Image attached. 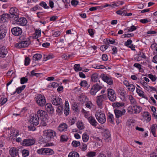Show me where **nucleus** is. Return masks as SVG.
<instances>
[{
    "mask_svg": "<svg viewBox=\"0 0 157 157\" xmlns=\"http://www.w3.org/2000/svg\"><path fill=\"white\" fill-rule=\"evenodd\" d=\"M35 142V140L34 139H25L22 142V145L23 146H26L32 145L34 144Z\"/></svg>",
    "mask_w": 157,
    "mask_h": 157,
    "instance_id": "obj_12",
    "label": "nucleus"
},
{
    "mask_svg": "<svg viewBox=\"0 0 157 157\" xmlns=\"http://www.w3.org/2000/svg\"><path fill=\"white\" fill-rule=\"evenodd\" d=\"M31 74L32 76H35L36 77H38L39 75V73H35L34 70H32L31 71Z\"/></svg>",
    "mask_w": 157,
    "mask_h": 157,
    "instance_id": "obj_63",
    "label": "nucleus"
},
{
    "mask_svg": "<svg viewBox=\"0 0 157 157\" xmlns=\"http://www.w3.org/2000/svg\"><path fill=\"white\" fill-rule=\"evenodd\" d=\"M68 139V138L66 135H62L60 137V141H66Z\"/></svg>",
    "mask_w": 157,
    "mask_h": 157,
    "instance_id": "obj_46",
    "label": "nucleus"
},
{
    "mask_svg": "<svg viewBox=\"0 0 157 157\" xmlns=\"http://www.w3.org/2000/svg\"><path fill=\"white\" fill-rule=\"evenodd\" d=\"M9 153L12 157H14L18 155V150L16 148L12 147L10 150Z\"/></svg>",
    "mask_w": 157,
    "mask_h": 157,
    "instance_id": "obj_16",
    "label": "nucleus"
},
{
    "mask_svg": "<svg viewBox=\"0 0 157 157\" xmlns=\"http://www.w3.org/2000/svg\"><path fill=\"white\" fill-rule=\"evenodd\" d=\"M92 88L94 89L97 91H98L101 89V87L98 84H96L94 85Z\"/></svg>",
    "mask_w": 157,
    "mask_h": 157,
    "instance_id": "obj_44",
    "label": "nucleus"
},
{
    "mask_svg": "<svg viewBox=\"0 0 157 157\" xmlns=\"http://www.w3.org/2000/svg\"><path fill=\"white\" fill-rule=\"evenodd\" d=\"M79 154L76 151H72L70 152L68 157H79Z\"/></svg>",
    "mask_w": 157,
    "mask_h": 157,
    "instance_id": "obj_30",
    "label": "nucleus"
},
{
    "mask_svg": "<svg viewBox=\"0 0 157 157\" xmlns=\"http://www.w3.org/2000/svg\"><path fill=\"white\" fill-rule=\"evenodd\" d=\"M7 49L4 46H0V57H5L7 53Z\"/></svg>",
    "mask_w": 157,
    "mask_h": 157,
    "instance_id": "obj_14",
    "label": "nucleus"
},
{
    "mask_svg": "<svg viewBox=\"0 0 157 157\" xmlns=\"http://www.w3.org/2000/svg\"><path fill=\"white\" fill-rule=\"evenodd\" d=\"M87 146L86 144H83L80 147L82 151H85L87 149Z\"/></svg>",
    "mask_w": 157,
    "mask_h": 157,
    "instance_id": "obj_61",
    "label": "nucleus"
},
{
    "mask_svg": "<svg viewBox=\"0 0 157 157\" xmlns=\"http://www.w3.org/2000/svg\"><path fill=\"white\" fill-rule=\"evenodd\" d=\"M16 21L17 24L22 26L25 25L27 23L26 19L25 17L18 18V19Z\"/></svg>",
    "mask_w": 157,
    "mask_h": 157,
    "instance_id": "obj_13",
    "label": "nucleus"
},
{
    "mask_svg": "<svg viewBox=\"0 0 157 157\" xmlns=\"http://www.w3.org/2000/svg\"><path fill=\"white\" fill-rule=\"evenodd\" d=\"M95 117L100 123L103 124L106 121V118L104 112L98 110L95 113Z\"/></svg>",
    "mask_w": 157,
    "mask_h": 157,
    "instance_id": "obj_2",
    "label": "nucleus"
},
{
    "mask_svg": "<svg viewBox=\"0 0 157 157\" xmlns=\"http://www.w3.org/2000/svg\"><path fill=\"white\" fill-rule=\"evenodd\" d=\"M6 30L2 26L0 27V40L4 38L6 36Z\"/></svg>",
    "mask_w": 157,
    "mask_h": 157,
    "instance_id": "obj_21",
    "label": "nucleus"
},
{
    "mask_svg": "<svg viewBox=\"0 0 157 157\" xmlns=\"http://www.w3.org/2000/svg\"><path fill=\"white\" fill-rule=\"evenodd\" d=\"M124 105V103H113V107H119L120 106H123Z\"/></svg>",
    "mask_w": 157,
    "mask_h": 157,
    "instance_id": "obj_39",
    "label": "nucleus"
},
{
    "mask_svg": "<svg viewBox=\"0 0 157 157\" xmlns=\"http://www.w3.org/2000/svg\"><path fill=\"white\" fill-rule=\"evenodd\" d=\"M108 48V46L106 45H102L100 48V50L102 51H104L106 50Z\"/></svg>",
    "mask_w": 157,
    "mask_h": 157,
    "instance_id": "obj_59",
    "label": "nucleus"
},
{
    "mask_svg": "<svg viewBox=\"0 0 157 157\" xmlns=\"http://www.w3.org/2000/svg\"><path fill=\"white\" fill-rule=\"evenodd\" d=\"M111 137V135L109 132L107 130H105L104 132V135L103 138L105 140H106L108 141L109 140L108 139H110Z\"/></svg>",
    "mask_w": 157,
    "mask_h": 157,
    "instance_id": "obj_23",
    "label": "nucleus"
},
{
    "mask_svg": "<svg viewBox=\"0 0 157 157\" xmlns=\"http://www.w3.org/2000/svg\"><path fill=\"white\" fill-rule=\"evenodd\" d=\"M7 99L6 98H1L0 99V105H3L7 101Z\"/></svg>",
    "mask_w": 157,
    "mask_h": 157,
    "instance_id": "obj_41",
    "label": "nucleus"
},
{
    "mask_svg": "<svg viewBox=\"0 0 157 157\" xmlns=\"http://www.w3.org/2000/svg\"><path fill=\"white\" fill-rule=\"evenodd\" d=\"M128 98L131 104L133 105H135L137 104V102L136 101L132 96L131 95H129Z\"/></svg>",
    "mask_w": 157,
    "mask_h": 157,
    "instance_id": "obj_28",
    "label": "nucleus"
},
{
    "mask_svg": "<svg viewBox=\"0 0 157 157\" xmlns=\"http://www.w3.org/2000/svg\"><path fill=\"white\" fill-rule=\"evenodd\" d=\"M106 96L105 94H102L98 96L97 97V104L99 107L101 106L102 105V102L104 99H106Z\"/></svg>",
    "mask_w": 157,
    "mask_h": 157,
    "instance_id": "obj_10",
    "label": "nucleus"
},
{
    "mask_svg": "<svg viewBox=\"0 0 157 157\" xmlns=\"http://www.w3.org/2000/svg\"><path fill=\"white\" fill-rule=\"evenodd\" d=\"M45 155H52L54 153L52 149L49 148H45Z\"/></svg>",
    "mask_w": 157,
    "mask_h": 157,
    "instance_id": "obj_27",
    "label": "nucleus"
},
{
    "mask_svg": "<svg viewBox=\"0 0 157 157\" xmlns=\"http://www.w3.org/2000/svg\"><path fill=\"white\" fill-rule=\"evenodd\" d=\"M88 120L90 124L93 126L95 127L98 124V123L95 118L92 116H90L88 117Z\"/></svg>",
    "mask_w": 157,
    "mask_h": 157,
    "instance_id": "obj_20",
    "label": "nucleus"
},
{
    "mask_svg": "<svg viewBox=\"0 0 157 157\" xmlns=\"http://www.w3.org/2000/svg\"><path fill=\"white\" fill-rule=\"evenodd\" d=\"M18 9L15 8H11L9 10V17L12 20L17 21L19 18V13Z\"/></svg>",
    "mask_w": 157,
    "mask_h": 157,
    "instance_id": "obj_3",
    "label": "nucleus"
},
{
    "mask_svg": "<svg viewBox=\"0 0 157 157\" xmlns=\"http://www.w3.org/2000/svg\"><path fill=\"white\" fill-rule=\"evenodd\" d=\"M74 68L76 71H81L82 70V68L80 67V64H75L74 65Z\"/></svg>",
    "mask_w": 157,
    "mask_h": 157,
    "instance_id": "obj_34",
    "label": "nucleus"
},
{
    "mask_svg": "<svg viewBox=\"0 0 157 157\" xmlns=\"http://www.w3.org/2000/svg\"><path fill=\"white\" fill-rule=\"evenodd\" d=\"M80 143L79 141L74 140L72 141V144L74 147H77L80 145Z\"/></svg>",
    "mask_w": 157,
    "mask_h": 157,
    "instance_id": "obj_48",
    "label": "nucleus"
},
{
    "mask_svg": "<svg viewBox=\"0 0 157 157\" xmlns=\"http://www.w3.org/2000/svg\"><path fill=\"white\" fill-rule=\"evenodd\" d=\"M96 153L95 152L89 151L87 153L86 156L88 157H94L96 155Z\"/></svg>",
    "mask_w": 157,
    "mask_h": 157,
    "instance_id": "obj_37",
    "label": "nucleus"
},
{
    "mask_svg": "<svg viewBox=\"0 0 157 157\" xmlns=\"http://www.w3.org/2000/svg\"><path fill=\"white\" fill-rule=\"evenodd\" d=\"M45 108L48 113L52 114L54 112V109L51 104L47 103L45 105Z\"/></svg>",
    "mask_w": 157,
    "mask_h": 157,
    "instance_id": "obj_18",
    "label": "nucleus"
},
{
    "mask_svg": "<svg viewBox=\"0 0 157 157\" xmlns=\"http://www.w3.org/2000/svg\"><path fill=\"white\" fill-rule=\"evenodd\" d=\"M114 112L116 116V117L117 118H119L125 113V109H124L121 111L119 110L114 109Z\"/></svg>",
    "mask_w": 157,
    "mask_h": 157,
    "instance_id": "obj_15",
    "label": "nucleus"
},
{
    "mask_svg": "<svg viewBox=\"0 0 157 157\" xmlns=\"http://www.w3.org/2000/svg\"><path fill=\"white\" fill-rule=\"evenodd\" d=\"M98 91L94 89L91 88L90 91V93L92 95H95Z\"/></svg>",
    "mask_w": 157,
    "mask_h": 157,
    "instance_id": "obj_57",
    "label": "nucleus"
},
{
    "mask_svg": "<svg viewBox=\"0 0 157 157\" xmlns=\"http://www.w3.org/2000/svg\"><path fill=\"white\" fill-rule=\"evenodd\" d=\"M45 148H41L38 149L37 151V152L39 154L45 155Z\"/></svg>",
    "mask_w": 157,
    "mask_h": 157,
    "instance_id": "obj_40",
    "label": "nucleus"
},
{
    "mask_svg": "<svg viewBox=\"0 0 157 157\" xmlns=\"http://www.w3.org/2000/svg\"><path fill=\"white\" fill-rule=\"evenodd\" d=\"M100 77L103 81L109 85H112L113 84V80L111 77L108 76L104 74H102Z\"/></svg>",
    "mask_w": 157,
    "mask_h": 157,
    "instance_id": "obj_7",
    "label": "nucleus"
},
{
    "mask_svg": "<svg viewBox=\"0 0 157 157\" xmlns=\"http://www.w3.org/2000/svg\"><path fill=\"white\" fill-rule=\"evenodd\" d=\"M157 128V125L155 124H153L150 128L151 132L154 137H156L155 132Z\"/></svg>",
    "mask_w": 157,
    "mask_h": 157,
    "instance_id": "obj_24",
    "label": "nucleus"
},
{
    "mask_svg": "<svg viewBox=\"0 0 157 157\" xmlns=\"http://www.w3.org/2000/svg\"><path fill=\"white\" fill-rule=\"evenodd\" d=\"M35 100L37 104L39 106H43L45 105L46 101L44 96L39 94L35 97Z\"/></svg>",
    "mask_w": 157,
    "mask_h": 157,
    "instance_id": "obj_4",
    "label": "nucleus"
},
{
    "mask_svg": "<svg viewBox=\"0 0 157 157\" xmlns=\"http://www.w3.org/2000/svg\"><path fill=\"white\" fill-rule=\"evenodd\" d=\"M9 17V14L6 13L3 14L0 16V22H5L7 19Z\"/></svg>",
    "mask_w": 157,
    "mask_h": 157,
    "instance_id": "obj_22",
    "label": "nucleus"
},
{
    "mask_svg": "<svg viewBox=\"0 0 157 157\" xmlns=\"http://www.w3.org/2000/svg\"><path fill=\"white\" fill-rule=\"evenodd\" d=\"M30 41L29 39L28 40H25L24 41H20L19 42L16 44L15 46L17 48H21L28 47L30 44Z\"/></svg>",
    "mask_w": 157,
    "mask_h": 157,
    "instance_id": "obj_5",
    "label": "nucleus"
},
{
    "mask_svg": "<svg viewBox=\"0 0 157 157\" xmlns=\"http://www.w3.org/2000/svg\"><path fill=\"white\" fill-rule=\"evenodd\" d=\"M132 42V40L130 39L128 40L126 42H125L124 45L128 47L129 45L132 44L131 43Z\"/></svg>",
    "mask_w": 157,
    "mask_h": 157,
    "instance_id": "obj_53",
    "label": "nucleus"
},
{
    "mask_svg": "<svg viewBox=\"0 0 157 157\" xmlns=\"http://www.w3.org/2000/svg\"><path fill=\"white\" fill-rule=\"evenodd\" d=\"M28 80V79L27 78L25 77H23L21 78V83L22 84H23L25 83H26Z\"/></svg>",
    "mask_w": 157,
    "mask_h": 157,
    "instance_id": "obj_50",
    "label": "nucleus"
},
{
    "mask_svg": "<svg viewBox=\"0 0 157 157\" xmlns=\"http://www.w3.org/2000/svg\"><path fill=\"white\" fill-rule=\"evenodd\" d=\"M46 112L42 110H39L37 111L36 115L38 116V117L40 116L43 118L45 117V115L46 114Z\"/></svg>",
    "mask_w": 157,
    "mask_h": 157,
    "instance_id": "obj_26",
    "label": "nucleus"
},
{
    "mask_svg": "<svg viewBox=\"0 0 157 157\" xmlns=\"http://www.w3.org/2000/svg\"><path fill=\"white\" fill-rule=\"evenodd\" d=\"M64 112L66 116L68 115L69 113V108L67 107L66 108H65L64 110Z\"/></svg>",
    "mask_w": 157,
    "mask_h": 157,
    "instance_id": "obj_55",
    "label": "nucleus"
},
{
    "mask_svg": "<svg viewBox=\"0 0 157 157\" xmlns=\"http://www.w3.org/2000/svg\"><path fill=\"white\" fill-rule=\"evenodd\" d=\"M92 81L94 82H96L98 80V75L97 74H93L91 76Z\"/></svg>",
    "mask_w": 157,
    "mask_h": 157,
    "instance_id": "obj_29",
    "label": "nucleus"
},
{
    "mask_svg": "<svg viewBox=\"0 0 157 157\" xmlns=\"http://www.w3.org/2000/svg\"><path fill=\"white\" fill-rule=\"evenodd\" d=\"M30 123L33 124L34 126H36L39 124V118L36 114L33 115L31 116L29 120Z\"/></svg>",
    "mask_w": 157,
    "mask_h": 157,
    "instance_id": "obj_9",
    "label": "nucleus"
},
{
    "mask_svg": "<svg viewBox=\"0 0 157 157\" xmlns=\"http://www.w3.org/2000/svg\"><path fill=\"white\" fill-rule=\"evenodd\" d=\"M108 97L110 101H114L116 99V94L114 91L112 89H108Z\"/></svg>",
    "mask_w": 157,
    "mask_h": 157,
    "instance_id": "obj_6",
    "label": "nucleus"
},
{
    "mask_svg": "<svg viewBox=\"0 0 157 157\" xmlns=\"http://www.w3.org/2000/svg\"><path fill=\"white\" fill-rule=\"evenodd\" d=\"M34 34V35H36L38 36H40L41 35L40 30H39L36 29Z\"/></svg>",
    "mask_w": 157,
    "mask_h": 157,
    "instance_id": "obj_62",
    "label": "nucleus"
},
{
    "mask_svg": "<svg viewBox=\"0 0 157 157\" xmlns=\"http://www.w3.org/2000/svg\"><path fill=\"white\" fill-rule=\"evenodd\" d=\"M30 62V59L28 57H26L25 58V65L27 66L29 64Z\"/></svg>",
    "mask_w": 157,
    "mask_h": 157,
    "instance_id": "obj_58",
    "label": "nucleus"
},
{
    "mask_svg": "<svg viewBox=\"0 0 157 157\" xmlns=\"http://www.w3.org/2000/svg\"><path fill=\"white\" fill-rule=\"evenodd\" d=\"M148 77L153 82L155 81L157 79L156 76L153 75L151 74H148Z\"/></svg>",
    "mask_w": 157,
    "mask_h": 157,
    "instance_id": "obj_45",
    "label": "nucleus"
},
{
    "mask_svg": "<svg viewBox=\"0 0 157 157\" xmlns=\"http://www.w3.org/2000/svg\"><path fill=\"white\" fill-rule=\"evenodd\" d=\"M68 126L65 123L61 124L58 127V130L60 132H65L67 130Z\"/></svg>",
    "mask_w": 157,
    "mask_h": 157,
    "instance_id": "obj_17",
    "label": "nucleus"
},
{
    "mask_svg": "<svg viewBox=\"0 0 157 157\" xmlns=\"http://www.w3.org/2000/svg\"><path fill=\"white\" fill-rule=\"evenodd\" d=\"M28 127L29 130L30 131H34L36 129V128L34 127V126L32 124L30 126H28Z\"/></svg>",
    "mask_w": 157,
    "mask_h": 157,
    "instance_id": "obj_64",
    "label": "nucleus"
},
{
    "mask_svg": "<svg viewBox=\"0 0 157 157\" xmlns=\"http://www.w3.org/2000/svg\"><path fill=\"white\" fill-rule=\"evenodd\" d=\"M69 121L70 123V124L71 125H72L75 123L76 121V118L75 117L72 118Z\"/></svg>",
    "mask_w": 157,
    "mask_h": 157,
    "instance_id": "obj_54",
    "label": "nucleus"
},
{
    "mask_svg": "<svg viewBox=\"0 0 157 157\" xmlns=\"http://www.w3.org/2000/svg\"><path fill=\"white\" fill-rule=\"evenodd\" d=\"M136 92L138 93L140 96L142 97L147 100L148 99L147 97L144 96V92L140 89L136 88Z\"/></svg>",
    "mask_w": 157,
    "mask_h": 157,
    "instance_id": "obj_25",
    "label": "nucleus"
},
{
    "mask_svg": "<svg viewBox=\"0 0 157 157\" xmlns=\"http://www.w3.org/2000/svg\"><path fill=\"white\" fill-rule=\"evenodd\" d=\"M22 153L23 156L26 157L29 155V152L28 150L24 149L22 151Z\"/></svg>",
    "mask_w": 157,
    "mask_h": 157,
    "instance_id": "obj_43",
    "label": "nucleus"
},
{
    "mask_svg": "<svg viewBox=\"0 0 157 157\" xmlns=\"http://www.w3.org/2000/svg\"><path fill=\"white\" fill-rule=\"evenodd\" d=\"M25 85H23L21 87H18L16 89V91L14 93V94H15L16 92H17L18 94L21 93L22 90L25 89Z\"/></svg>",
    "mask_w": 157,
    "mask_h": 157,
    "instance_id": "obj_33",
    "label": "nucleus"
},
{
    "mask_svg": "<svg viewBox=\"0 0 157 157\" xmlns=\"http://www.w3.org/2000/svg\"><path fill=\"white\" fill-rule=\"evenodd\" d=\"M144 116L145 117H147V121L149 122L151 120V116L150 113L148 112H145L144 113Z\"/></svg>",
    "mask_w": 157,
    "mask_h": 157,
    "instance_id": "obj_36",
    "label": "nucleus"
},
{
    "mask_svg": "<svg viewBox=\"0 0 157 157\" xmlns=\"http://www.w3.org/2000/svg\"><path fill=\"white\" fill-rule=\"evenodd\" d=\"M80 85L81 86H87V83L86 81L84 80L81 82Z\"/></svg>",
    "mask_w": 157,
    "mask_h": 157,
    "instance_id": "obj_56",
    "label": "nucleus"
},
{
    "mask_svg": "<svg viewBox=\"0 0 157 157\" xmlns=\"http://www.w3.org/2000/svg\"><path fill=\"white\" fill-rule=\"evenodd\" d=\"M44 136L47 141H50L56 136V132L51 129L46 130L43 131Z\"/></svg>",
    "mask_w": 157,
    "mask_h": 157,
    "instance_id": "obj_1",
    "label": "nucleus"
},
{
    "mask_svg": "<svg viewBox=\"0 0 157 157\" xmlns=\"http://www.w3.org/2000/svg\"><path fill=\"white\" fill-rule=\"evenodd\" d=\"M77 127L80 130H82L84 128L83 124L82 122L78 121L77 123Z\"/></svg>",
    "mask_w": 157,
    "mask_h": 157,
    "instance_id": "obj_35",
    "label": "nucleus"
},
{
    "mask_svg": "<svg viewBox=\"0 0 157 157\" xmlns=\"http://www.w3.org/2000/svg\"><path fill=\"white\" fill-rule=\"evenodd\" d=\"M13 34L15 36H18L21 35L22 33V29L18 27L13 28L11 30Z\"/></svg>",
    "mask_w": 157,
    "mask_h": 157,
    "instance_id": "obj_11",
    "label": "nucleus"
},
{
    "mask_svg": "<svg viewBox=\"0 0 157 157\" xmlns=\"http://www.w3.org/2000/svg\"><path fill=\"white\" fill-rule=\"evenodd\" d=\"M108 6H109L110 7H111L112 8H113L115 6H119V5L116 4V3L115 2H113V3H111L110 4H106L104 6V7H106Z\"/></svg>",
    "mask_w": 157,
    "mask_h": 157,
    "instance_id": "obj_38",
    "label": "nucleus"
},
{
    "mask_svg": "<svg viewBox=\"0 0 157 157\" xmlns=\"http://www.w3.org/2000/svg\"><path fill=\"white\" fill-rule=\"evenodd\" d=\"M136 27L134 25L132 26L130 28L128 29H125V30H128V32H132L134 30H136Z\"/></svg>",
    "mask_w": 157,
    "mask_h": 157,
    "instance_id": "obj_52",
    "label": "nucleus"
},
{
    "mask_svg": "<svg viewBox=\"0 0 157 157\" xmlns=\"http://www.w3.org/2000/svg\"><path fill=\"white\" fill-rule=\"evenodd\" d=\"M56 110V112L59 114H61L62 113L63 107L62 105H59Z\"/></svg>",
    "mask_w": 157,
    "mask_h": 157,
    "instance_id": "obj_42",
    "label": "nucleus"
},
{
    "mask_svg": "<svg viewBox=\"0 0 157 157\" xmlns=\"http://www.w3.org/2000/svg\"><path fill=\"white\" fill-rule=\"evenodd\" d=\"M89 136L86 134H84L82 136V140L84 142H86L88 140Z\"/></svg>",
    "mask_w": 157,
    "mask_h": 157,
    "instance_id": "obj_47",
    "label": "nucleus"
},
{
    "mask_svg": "<svg viewBox=\"0 0 157 157\" xmlns=\"http://www.w3.org/2000/svg\"><path fill=\"white\" fill-rule=\"evenodd\" d=\"M52 99V102L53 105L57 106L62 105V100L59 97L53 96Z\"/></svg>",
    "mask_w": 157,
    "mask_h": 157,
    "instance_id": "obj_8",
    "label": "nucleus"
},
{
    "mask_svg": "<svg viewBox=\"0 0 157 157\" xmlns=\"http://www.w3.org/2000/svg\"><path fill=\"white\" fill-rule=\"evenodd\" d=\"M78 2L77 0H72L71 3L72 5L76 6L78 4Z\"/></svg>",
    "mask_w": 157,
    "mask_h": 157,
    "instance_id": "obj_60",
    "label": "nucleus"
},
{
    "mask_svg": "<svg viewBox=\"0 0 157 157\" xmlns=\"http://www.w3.org/2000/svg\"><path fill=\"white\" fill-rule=\"evenodd\" d=\"M40 5L43 7L44 9H48L49 8V7L47 6L46 3L44 2H42L40 3Z\"/></svg>",
    "mask_w": 157,
    "mask_h": 157,
    "instance_id": "obj_49",
    "label": "nucleus"
},
{
    "mask_svg": "<svg viewBox=\"0 0 157 157\" xmlns=\"http://www.w3.org/2000/svg\"><path fill=\"white\" fill-rule=\"evenodd\" d=\"M108 117V120L109 121L111 122V123H113V122L114 117L113 114L110 113H108L107 114Z\"/></svg>",
    "mask_w": 157,
    "mask_h": 157,
    "instance_id": "obj_32",
    "label": "nucleus"
},
{
    "mask_svg": "<svg viewBox=\"0 0 157 157\" xmlns=\"http://www.w3.org/2000/svg\"><path fill=\"white\" fill-rule=\"evenodd\" d=\"M42 55L40 54H35L33 56V60H38L41 59Z\"/></svg>",
    "mask_w": 157,
    "mask_h": 157,
    "instance_id": "obj_31",
    "label": "nucleus"
},
{
    "mask_svg": "<svg viewBox=\"0 0 157 157\" xmlns=\"http://www.w3.org/2000/svg\"><path fill=\"white\" fill-rule=\"evenodd\" d=\"M131 108L132 110L135 111L134 113L136 114L139 113L142 110V108L140 106L137 105V104L135 105H133Z\"/></svg>",
    "mask_w": 157,
    "mask_h": 157,
    "instance_id": "obj_19",
    "label": "nucleus"
},
{
    "mask_svg": "<svg viewBox=\"0 0 157 157\" xmlns=\"http://www.w3.org/2000/svg\"><path fill=\"white\" fill-rule=\"evenodd\" d=\"M128 89L132 92H133L135 90V86L132 84H130L128 86Z\"/></svg>",
    "mask_w": 157,
    "mask_h": 157,
    "instance_id": "obj_51",
    "label": "nucleus"
}]
</instances>
